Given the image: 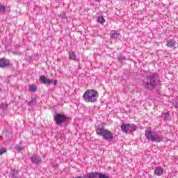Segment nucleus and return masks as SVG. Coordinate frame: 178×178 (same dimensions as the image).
Listing matches in <instances>:
<instances>
[{
	"instance_id": "f257e3e1",
	"label": "nucleus",
	"mask_w": 178,
	"mask_h": 178,
	"mask_svg": "<svg viewBox=\"0 0 178 178\" xmlns=\"http://www.w3.org/2000/svg\"><path fill=\"white\" fill-rule=\"evenodd\" d=\"M159 77V76L156 73L143 76L141 79L143 88L152 91V90L156 87V81H158Z\"/></svg>"
},
{
	"instance_id": "f03ea898",
	"label": "nucleus",
	"mask_w": 178,
	"mask_h": 178,
	"mask_svg": "<svg viewBox=\"0 0 178 178\" xmlns=\"http://www.w3.org/2000/svg\"><path fill=\"white\" fill-rule=\"evenodd\" d=\"M99 94L94 89L86 90L83 96L85 102H97Z\"/></svg>"
},
{
	"instance_id": "7ed1b4c3",
	"label": "nucleus",
	"mask_w": 178,
	"mask_h": 178,
	"mask_svg": "<svg viewBox=\"0 0 178 178\" xmlns=\"http://www.w3.org/2000/svg\"><path fill=\"white\" fill-rule=\"evenodd\" d=\"M97 136H100L106 140V141H112L113 140V134L108 129H106L104 127H99L96 129Z\"/></svg>"
},
{
	"instance_id": "20e7f679",
	"label": "nucleus",
	"mask_w": 178,
	"mask_h": 178,
	"mask_svg": "<svg viewBox=\"0 0 178 178\" xmlns=\"http://www.w3.org/2000/svg\"><path fill=\"white\" fill-rule=\"evenodd\" d=\"M145 136L148 141L152 143H161L163 141V136L157 135L154 131L151 130L145 131Z\"/></svg>"
},
{
	"instance_id": "39448f33",
	"label": "nucleus",
	"mask_w": 178,
	"mask_h": 178,
	"mask_svg": "<svg viewBox=\"0 0 178 178\" xmlns=\"http://www.w3.org/2000/svg\"><path fill=\"white\" fill-rule=\"evenodd\" d=\"M54 118V122L57 126H62L63 123H67L69 122V117L65 114L56 113Z\"/></svg>"
},
{
	"instance_id": "423d86ee",
	"label": "nucleus",
	"mask_w": 178,
	"mask_h": 178,
	"mask_svg": "<svg viewBox=\"0 0 178 178\" xmlns=\"http://www.w3.org/2000/svg\"><path fill=\"white\" fill-rule=\"evenodd\" d=\"M40 81H41V83L42 84H54V86H58V80H52V79H47L45 78V76L44 75H42L40 76V79H39Z\"/></svg>"
},
{
	"instance_id": "0eeeda50",
	"label": "nucleus",
	"mask_w": 178,
	"mask_h": 178,
	"mask_svg": "<svg viewBox=\"0 0 178 178\" xmlns=\"http://www.w3.org/2000/svg\"><path fill=\"white\" fill-rule=\"evenodd\" d=\"M31 161L32 163H36L38 165L39 163H41V162H42L41 157L40 156H38V154H33L31 157Z\"/></svg>"
},
{
	"instance_id": "6e6552de",
	"label": "nucleus",
	"mask_w": 178,
	"mask_h": 178,
	"mask_svg": "<svg viewBox=\"0 0 178 178\" xmlns=\"http://www.w3.org/2000/svg\"><path fill=\"white\" fill-rule=\"evenodd\" d=\"M10 61L8 59L1 58L0 59V67L3 68L9 66Z\"/></svg>"
},
{
	"instance_id": "1a4fd4ad",
	"label": "nucleus",
	"mask_w": 178,
	"mask_h": 178,
	"mask_svg": "<svg viewBox=\"0 0 178 178\" xmlns=\"http://www.w3.org/2000/svg\"><path fill=\"white\" fill-rule=\"evenodd\" d=\"M8 106V104L6 103H1L0 104V112H2L1 115H4L5 113H6Z\"/></svg>"
},
{
	"instance_id": "9d476101",
	"label": "nucleus",
	"mask_w": 178,
	"mask_h": 178,
	"mask_svg": "<svg viewBox=\"0 0 178 178\" xmlns=\"http://www.w3.org/2000/svg\"><path fill=\"white\" fill-rule=\"evenodd\" d=\"M166 46L168 48H176V42L172 39L167 40Z\"/></svg>"
},
{
	"instance_id": "9b49d317",
	"label": "nucleus",
	"mask_w": 178,
	"mask_h": 178,
	"mask_svg": "<svg viewBox=\"0 0 178 178\" xmlns=\"http://www.w3.org/2000/svg\"><path fill=\"white\" fill-rule=\"evenodd\" d=\"M121 130L123 133H125V134H128V133H129V124L123 123L122 124H121Z\"/></svg>"
},
{
	"instance_id": "f8f14e48",
	"label": "nucleus",
	"mask_w": 178,
	"mask_h": 178,
	"mask_svg": "<svg viewBox=\"0 0 178 178\" xmlns=\"http://www.w3.org/2000/svg\"><path fill=\"white\" fill-rule=\"evenodd\" d=\"M154 173L156 176H162L163 175V168L162 167H156L154 170Z\"/></svg>"
},
{
	"instance_id": "ddd939ff",
	"label": "nucleus",
	"mask_w": 178,
	"mask_h": 178,
	"mask_svg": "<svg viewBox=\"0 0 178 178\" xmlns=\"http://www.w3.org/2000/svg\"><path fill=\"white\" fill-rule=\"evenodd\" d=\"M128 129L129 133H134L138 129L137 126L134 124H128Z\"/></svg>"
},
{
	"instance_id": "4468645a",
	"label": "nucleus",
	"mask_w": 178,
	"mask_h": 178,
	"mask_svg": "<svg viewBox=\"0 0 178 178\" xmlns=\"http://www.w3.org/2000/svg\"><path fill=\"white\" fill-rule=\"evenodd\" d=\"M95 176H96L95 178H97V177H98V178H111L109 176H107L105 174H103L101 172H95Z\"/></svg>"
},
{
	"instance_id": "2eb2a0df",
	"label": "nucleus",
	"mask_w": 178,
	"mask_h": 178,
	"mask_svg": "<svg viewBox=\"0 0 178 178\" xmlns=\"http://www.w3.org/2000/svg\"><path fill=\"white\" fill-rule=\"evenodd\" d=\"M11 178H19V171L13 170L10 173Z\"/></svg>"
},
{
	"instance_id": "dca6fc26",
	"label": "nucleus",
	"mask_w": 178,
	"mask_h": 178,
	"mask_svg": "<svg viewBox=\"0 0 178 178\" xmlns=\"http://www.w3.org/2000/svg\"><path fill=\"white\" fill-rule=\"evenodd\" d=\"M120 33L116 32V31H111V38H119Z\"/></svg>"
},
{
	"instance_id": "f3484780",
	"label": "nucleus",
	"mask_w": 178,
	"mask_h": 178,
	"mask_svg": "<svg viewBox=\"0 0 178 178\" xmlns=\"http://www.w3.org/2000/svg\"><path fill=\"white\" fill-rule=\"evenodd\" d=\"M76 52L72 51L69 53V59L70 60H76Z\"/></svg>"
},
{
	"instance_id": "a211bd4d",
	"label": "nucleus",
	"mask_w": 178,
	"mask_h": 178,
	"mask_svg": "<svg viewBox=\"0 0 178 178\" xmlns=\"http://www.w3.org/2000/svg\"><path fill=\"white\" fill-rule=\"evenodd\" d=\"M37 104V99L33 98L28 102L29 106H34Z\"/></svg>"
},
{
	"instance_id": "6ab92c4d",
	"label": "nucleus",
	"mask_w": 178,
	"mask_h": 178,
	"mask_svg": "<svg viewBox=\"0 0 178 178\" xmlns=\"http://www.w3.org/2000/svg\"><path fill=\"white\" fill-rule=\"evenodd\" d=\"M161 117L163 118V119H164V120H169V118H170V114H169V113H162Z\"/></svg>"
},
{
	"instance_id": "aec40b11",
	"label": "nucleus",
	"mask_w": 178,
	"mask_h": 178,
	"mask_svg": "<svg viewBox=\"0 0 178 178\" xmlns=\"http://www.w3.org/2000/svg\"><path fill=\"white\" fill-rule=\"evenodd\" d=\"M97 22L100 24H104V23H105V18H104V17H102V16L98 17Z\"/></svg>"
},
{
	"instance_id": "412c9836",
	"label": "nucleus",
	"mask_w": 178,
	"mask_h": 178,
	"mask_svg": "<svg viewBox=\"0 0 178 178\" xmlns=\"http://www.w3.org/2000/svg\"><path fill=\"white\" fill-rule=\"evenodd\" d=\"M8 152V149L5 147L0 148V156L3 155V154H6Z\"/></svg>"
},
{
	"instance_id": "4be33fe9",
	"label": "nucleus",
	"mask_w": 178,
	"mask_h": 178,
	"mask_svg": "<svg viewBox=\"0 0 178 178\" xmlns=\"http://www.w3.org/2000/svg\"><path fill=\"white\" fill-rule=\"evenodd\" d=\"M6 6L2 5V4H0V12H3V13H5V12H6Z\"/></svg>"
},
{
	"instance_id": "5701e85b",
	"label": "nucleus",
	"mask_w": 178,
	"mask_h": 178,
	"mask_svg": "<svg viewBox=\"0 0 178 178\" xmlns=\"http://www.w3.org/2000/svg\"><path fill=\"white\" fill-rule=\"evenodd\" d=\"M29 91H31L32 92H35V91H37V87H35V86L34 85L31 86Z\"/></svg>"
},
{
	"instance_id": "b1692460",
	"label": "nucleus",
	"mask_w": 178,
	"mask_h": 178,
	"mask_svg": "<svg viewBox=\"0 0 178 178\" xmlns=\"http://www.w3.org/2000/svg\"><path fill=\"white\" fill-rule=\"evenodd\" d=\"M118 60H120V62H122V60H126V57L123 56H120L118 57Z\"/></svg>"
},
{
	"instance_id": "393cba45",
	"label": "nucleus",
	"mask_w": 178,
	"mask_h": 178,
	"mask_svg": "<svg viewBox=\"0 0 178 178\" xmlns=\"http://www.w3.org/2000/svg\"><path fill=\"white\" fill-rule=\"evenodd\" d=\"M16 149L20 152L21 151H23V147L17 146Z\"/></svg>"
},
{
	"instance_id": "a878e982",
	"label": "nucleus",
	"mask_w": 178,
	"mask_h": 178,
	"mask_svg": "<svg viewBox=\"0 0 178 178\" xmlns=\"http://www.w3.org/2000/svg\"><path fill=\"white\" fill-rule=\"evenodd\" d=\"M60 17H61V19H66V14H63L60 15Z\"/></svg>"
},
{
	"instance_id": "bb28decb",
	"label": "nucleus",
	"mask_w": 178,
	"mask_h": 178,
	"mask_svg": "<svg viewBox=\"0 0 178 178\" xmlns=\"http://www.w3.org/2000/svg\"><path fill=\"white\" fill-rule=\"evenodd\" d=\"M175 108H178V101L175 102Z\"/></svg>"
},
{
	"instance_id": "cd10ccee",
	"label": "nucleus",
	"mask_w": 178,
	"mask_h": 178,
	"mask_svg": "<svg viewBox=\"0 0 178 178\" xmlns=\"http://www.w3.org/2000/svg\"><path fill=\"white\" fill-rule=\"evenodd\" d=\"M102 0H95V2H100Z\"/></svg>"
}]
</instances>
